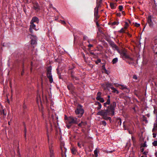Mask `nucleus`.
Segmentation results:
<instances>
[{"label":"nucleus","instance_id":"obj_2","mask_svg":"<svg viewBox=\"0 0 157 157\" xmlns=\"http://www.w3.org/2000/svg\"><path fill=\"white\" fill-rule=\"evenodd\" d=\"M58 119V118L56 117H55L53 115H51V117L49 119V123H47V122H46V128L47 129V137L48 138V142H49V135L48 134V127L50 126L51 129V130H52V121L54 124H56V122L58 121V120H57Z\"/></svg>","mask_w":157,"mask_h":157},{"label":"nucleus","instance_id":"obj_35","mask_svg":"<svg viewBox=\"0 0 157 157\" xmlns=\"http://www.w3.org/2000/svg\"><path fill=\"white\" fill-rule=\"evenodd\" d=\"M132 139L133 141V144H134L136 143V141L135 140V139L134 137L132 136Z\"/></svg>","mask_w":157,"mask_h":157},{"label":"nucleus","instance_id":"obj_63","mask_svg":"<svg viewBox=\"0 0 157 157\" xmlns=\"http://www.w3.org/2000/svg\"><path fill=\"white\" fill-rule=\"evenodd\" d=\"M102 68L104 71L105 70V69H106L105 65H103L102 66Z\"/></svg>","mask_w":157,"mask_h":157},{"label":"nucleus","instance_id":"obj_17","mask_svg":"<svg viewBox=\"0 0 157 157\" xmlns=\"http://www.w3.org/2000/svg\"><path fill=\"white\" fill-rule=\"evenodd\" d=\"M117 6V4L116 3L111 2L110 3V6L111 8L112 9H115Z\"/></svg>","mask_w":157,"mask_h":157},{"label":"nucleus","instance_id":"obj_59","mask_svg":"<svg viewBox=\"0 0 157 157\" xmlns=\"http://www.w3.org/2000/svg\"><path fill=\"white\" fill-rule=\"evenodd\" d=\"M78 146L80 147V148H81V144L79 143H78Z\"/></svg>","mask_w":157,"mask_h":157},{"label":"nucleus","instance_id":"obj_57","mask_svg":"<svg viewBox=\"0 0 157 157\" xmlns=\"http://www.w3.org/2000/svg\"><path fill=\"white\" fill-rule=\"evenodd\" d=\"M25 132L24 136H25V138H26V128H25Z\"/></svg>","mask_w":157,"mask_h":157},{"label":"nucleus","instance_id":"obj_37","mask_svg":"<svg viewBox=\"0 0 157 157\" xmlns=\"http://www.w3.org/2000/svg\"><path fill=\"white\" fill-rule=\"evenodd\" d=\"M152 145L154 146H157V141H154L152 143Z\"/></svg>","mask_w":157,"mask_h":157},{"label":"nucleus","instance_id":"obj_32","mask_svg":"<svg viewBox=\"0 0 157 157\" xmlns=\"http://www.w3.org/2000/svg\"><path fill=\"white\" fill-rule=\"evenodd\" d=\"M101 4L97 3V6L94 9H97V10H98V8L101 7Z\"/></svg>","mask_w":157,"mask_h":157},{"label":"nucleus","instance_id":"obj_39","mask_svg":"<svg viewBox=\"0 0 157 157\" xmlns=\"http://www.w3.org/2000/svg\"><path fill=\"white\" fill-rule=\"evenodd\" d=\"M123 6H121V5L119 6L118 7V8L119 10V11H121L123 9Z\"/></svg>","mask_w":157,"mask_h":157},{"label":"nucleus","instance_id":"obj_36","mask_svg":"<svg viewBox=\"0 0 157 157\" xmlns=\"http://www.w3.org/2000/svg\"><path fill=\"white\" fill-rule=\"evenodd\" d=\"M94 154L95 157H97L98 156V151L96 150H94Z\"/></svg>","mask_w":157,"mask_h":157},{"label":"nucleus","instance_id":"obj_29","mask_svg":"<svg viewBox=\"0 0 157 157\" xmlns=\"http://www.w3.org/2000/svg\"><path fill=\"white\" fill-rule=\"evenodd\" d=\"M24 73V64L23 63L22 65V70L21 72V75H23Z\"/></svg>","mask_w":157,"mask_h":157},{"label":"nucleus","instance_id":"obj_21","mask_svg":"<svg viewBox=\"0 0 157 157\" xmlns=\"http://www.w3.org/2000/svg\"><path fill=\"white\" fill-rule=\"evenodd\" d=\"M105 85L107 88L112 87L111 86L113 85L112 83H109L108 82H106L105 83Z\"/></svg>","mask_w":157,"mask_h":157},{"label":"nucleus","instance_id":"obj_12","mask_svg":"<svg viewBox=\"0 0 157 157\" xmlns=\"http://www.w3.org/2000/svg\"><path fill=\"white\" fill-rule=\"evenodd\" d=\"M94 105H98V106L97 108L98 110L100 109L101 108V103L98 101H96L94 103Z\"/></svg>","mask_w":157,"mask_h":157},{"label":"nucleus","instance_id":"obj_5","mask_svg":"<svg viewBox=\"0 0 157 157\" xmlns=\"http://www.w3.org/2000/svg\"><path fill=\"white\" fill-rule=\"evenodd\" d=\"M52 68L51 67H48L47 69V76L49 80V82L52 83L53 82V79L51 73Z\"/></svg>","mask_w":157,"mask_h":157},{"label":"nucleus","instance_id":"obj_13","mask_svg":"<svg viewBox=\"0 0 157 157\" xmlns=\"http://www.w3.org/2000/svg\"><path fill=\"white\" fill-rule=\"evenodd\" d=\"M68 89L70 90H73L74 89V86L72 83H70L67 86Z\"/></svg>","mask_w":157,"mask_h":157},{"label":"nucleus","instance_id":"obj_26","mask_svg":"<svg viewBox=\"0 0 157 157\" xmlns=\"http://www.w3.org/2000/svg\"><path fill=\"white\" fill-rule=\"evenodd\" d=\"M111 89L113 90V92L116 93L117 94H118L119 92L114 87H111Z\"/></svg>","mask_w":157,"mask_h":157},{"label":"nucleus","instance_id":"obj_33","mask_svg":"<svg viewBox=\"0 0 157 157\" xmlns=\"http://www.w3.org/2000/svg\"><path fill=\"white\" fill-rule=\"evenodd\" d=\"M39 99H40V103H41L42 101H41V100L40 99V95L39 96V97H38L36 98V102L37 103H38Z\"/></svg>","mask_w":157,"mask_h":157},{"label":"nucleus","instance_id":"obj_6","mask_svg":"<svg viewBox=\"0 0 157 157\" xmlns=\"http://www.w3.org/2000/svg\"><path fill=\"white\" fill-rule=\"evenodd\" d=\"M118 52L120 54L121 56L122 57H124L125 58L129 59L131 61H133L134 59L133 58L131 57L128 55L126 53L124 50H122L120 51L119 50V51Z\"/></svg>","mask_w":157,"mask_h":157},{"label":"nucleus","instance_id":"obj_7","mask_svg":"<svg viewBox=\"0 0 157 157\" xmlns=\"http://www.w3.org/2000/svg\"><path fill=\"white\" fill-rule=\"evenodd\" d=\"M108 43L113 50H116L117 52L119 51V48L113 41L112 40H110L109 41Z\"/></svg>","mask_w":157,"mask_h":157},{"label":"nucleus","instance_id":"obj_43","mask_svg":"<svg viewBox=\"0 0 157 157\" xmlns=\"http://www.w3.org/2000/svg\"><path fill=\"white\" fill-rule=\"evenodd\" d=\"M146 142H145L142 145V146L141 147H146L147 146V145H146Z\"/></svg>","mask_w":157,"mask_h":157},{"label":"nucleus","instance_id":"obj_23","mask_svg":"<svg viewBox=\"0 0 157 157\" xmlns=\"http://www.w3.org/2000/svg\"><path fill=\"white\" fill-rule=\"evenodd\" d=\"M117 123L118 125L120 126L121 124V119L120 118H117Z\"/></svg>","mask_w":157,"mask_h":157},{"label":"nucleus","instance_id":"obj_47","mask_svg":"<svg viewBox=\"0 0 157 157\" xmlns=\"http://www.w3.org/2000/svg\"><path fill=\"white\" fill-rule=\"evenodd\" d=\"M140 24L136 23L135 24V26L136 27H139L140 26Z\"/></svg>","mask_w":157,"mask_h":157},{"label":"nucleus","instance_id":"obj_24","mask_svg":"<svg viewBox=\"0 0 157 157\" xmlns=\"http://www.w3.org/2000/svg\"><path fill=\"white\" fill-rule=\"evenodd\" d=\"M103 118L105 120H109L110 122H111L112 121L111 117H107V116H105L103 117Z\"/></svg>","mask_w":157,"mask_h":157},{"label":"nucleus","instance_id":"obj_46","mask_svg":"<svg viewBox=\"0 0 157 157\" xmlns=\"http://www.w3.org/2000/svg\"><path fill=\"white\" fill-rule=\"evenodd\" d=\"M56 70H57V73L58 75H60L61 73H60L59 72V68H57V69H56Z\"/></svg>","mask_w":157,"mask_h":157},{"label":"nucleus","instance_id":"obj_55","mask_svg":"<svg viewBox=\"0 0 157 157\" xmlns=\"http://www.w3.org/2000/svg\"><path fill=\"white\" fill-rule=\"evenodd\" d=\"M144 121L146 123H147V118L146 117H145V118L144 119Z\"/></svg>","mask_w":157,"mask_h":157},{"label":"nucleus","instance_id":"obj_45","mask_svg":"<svg viewBox=\"0 0 157 157\" xmlns=\"http://www.w3.org/2000/svg\"><path fill=\"white\" fill-rule=\"evenodd\" d=\"M60 22H61V23L64 25H65L66 24V22L62 20H60Z\"/></svg>","mask_w":157,"mask_h":157},{"label":"nucleus","instance_id":"obj_34","mask_svg":"<svg viewBox=\"0 0 157 157\" xmlns=\"http://www.w3.org/2000/svg\"><path fill=\"white\" fill-rule=\"evenodd\" d=\"M101 60L100 59H98L97 60L95 61V63L96 64H98L99 63L101 62Z\"/></svg>","mask_w":157,"mask_h":157},{"label":"nucleus","instance_id":"obj_51","mask_svg":"<svg viewBox=\"0 0 157 157\" xmlns=\"http://www.w3.org/2000/svg\"><path fill=\"white\" fill-rule=\"evenodd\" d=\"M82 57L84 60L85 61H86V56H85V55L84 54H82Z\"/></svg>","mask_w":157,"mask_h":157},{"label":"nucleus","instance_id":"obj_30","mask_svg":"<svg viewBox=\"0 0 157 157\" xmlns=\"http://www.w3.org/2000/svg\"><path fill=\"white\" fill-rule=\"evenodd\" d=\"M97 100L99 101L100 102H101V103H103L105 101L103 99V98H101V97L100 98H99V100Z\"/></svg>","mask_w":157,"mask_h":157},{"label":"nucleus","instance_id":"obj_18","mask_svg":"<svg viewBox=\"0 0 157 157\" xmlns=\"http://www.w3.org/2000/svg\"><path fill=\"white\" fill-rule=\"evenodd\" d=\"M71 151L72 153L74 155H75L77 152V151L74 147H73L72 148H71Z\"/></svg>","mask_w":157,"mask_h":157},{"label":"nucleus","instance_id":"obj_4","mask_svg":"<svg viewBox=\"0 0 157 157\" xmlns=\"http://www.w3.org/2000/svg\"><path fill=\"white\" fill-rule=\"evenodd\" d=\"M82 106L80 105H78L76 109L75 110V113L76 115H78L77 116L78 117H81L83 115L84 110L82 108Z\"/></svg>","mask_w":157,"mask_h":157},{"label":"nucleus","instance_id":"obj_38","mask_svg":"<svg viewBox=\"0 0 157 157\" xmlns=\"http://www.w3.org/2000/svg\"><path fill=\"white\" fill-rule=\"evenodd\" d=\"M128 59V60H127L126 61V62L128 63L129 64L132 63V62L133 61H131L129 59Z\"/></svg>","mask_w":157,"mask_h":157},{"label":"nucleus","instance_id":"obj_27","mask_svg":"<svg viewBox=\"0 0 157 157\" xmlns=\"http://www.w3.org/2000/svg\"><path fill=\"white\" fill-rule=\"evenodd\" d=\"M36 44V41L35 39H32L31 40V44L32 45L35 44Z\"/></svg>","mask_w":157,"mask_h":157},{"label":"nucleus","instance_id":"obj_64","mask_svg":"<svg viewBox=\"0 0 157 157\" xmlns=\"http://www.w3.org/2000/svg\"><path fill=\"white\" fill-rule=\"evenodd\" d=\"M147 152L144 151V152H143V154L145 155H147Z\"/></svg>","mask_w":157,"mask_h":157},{"label":"nucleus","instance_id":"obj_14","mask_svg":"<svg viewBox=\"0 0 157 157\" xmlns=\"http://www.w3.org/2000/svg\"><path fill=\"white\" fill-rule=\"evenodd\" d=\"M6 110L5 109L0 110V115H3V116H6Z\"/></svg>","mask_w":157,"mask_h":157},{"label":"nucleus","instance_id":"obj_48","mask_svg":"<svg viewBox=\"0 0 157 157\" xmlns=\"http://www.w3.org/2000/svg\"><path fill=\"white\" fill-rule=\"evenodd\" d=\"M133 78L134 79H135L136 80L137 79V76L136 75H133Z\"/></svg>","mask_w":157,"mask_h":157},{"label":"nucleus","instance_id":"obj_60","mask_svg":"<svg viewBox=\"0 0 157 157\" xmlns=\"http://www.w3.org/2000/svg\"><path fill=\"white\" fill-rule=\"evenodd\" d=\"M104 71L105 73L107 74H108V71L106 69H105V70H104Z\"/></svg>","mask_w":157,"mask_h":157},{"label":"nucleus","instance_id":"obj_9","mask_svg":"<svg viewBox=\"0 0 157 157\" xmlns=\"http://www.w3.org/2000/svg\"><path fill=\"white\" fill-rule=\"evenodd\" d=\"M152 16L151 15H149L147 18V22L149 25V27L152 28L153 27V23L152 21Z\"/></svg>","mask_w":157,"mask_h":157},{"label":"nucleus","instance_id":"obj_20","mask_svg":"<svg viewBox=\"0 0 157 157\" xmlns=\"http://www.w3.org/2000/svg\"><path fill=\"white\" fill-rule=\"evenodd\" d=\"M101 93L100 92H98L96 98V100H99V98L101 97Z\"/></svg>","mask_w":157,"mask_h":157},{"label":"nucleus","instance_id":"obj_52","mask_svg":"<svg viewBox=\"0 0 157 157\" xmlns=\"http://www.w3.org/2000/svg\"><path fill=\"white\" fill-rule=\"evenodd\" d=\"M75 68V67L74 66H72L69 67V70H72Z\"/></svg>","mask_w":157,"mask_h":157},{"label":"nucleus","instance_id":"obj_58","mask_svg":"<svg viewBox=\"0 0 157 157\" xmlns=\"http://www.w3.org/2000/svg\"><path fill=\"white\" fill-rule=\"evenodd\" d=\"M156 134L154 133H153V138H155L156 136Z\"/></svg>","mask_w":157,"mask_h":157},{"label":"nucleus","instance_id":"obj_8","mask_svg":"<svg viewBox=\"0 0 157 157\" xmlns=\"http://www.w3.org/2000/svg\"><path fill=\"white\" fill-rule=\"evenodd\" d=\"M49 157H55L53 146L52 145H49Z\"/></svg>","mask_w":157,"mask_h":157},{"label":"nucleus","instance_id":"obj_11","mask_svg":"<svg viewBox=\"0 0 157 157\" xmlns=\"http://www.w3.org/2000/svg\"><path fill=\"white\" fill-rule=\"evenodd\" d=\"M39 21V19L36 17H34L32 18L30 22L32 23H34V22H36L37 23H38Z\"/></svg>","mask_w":157,"mask_h":157},{"label":"nucleus","instance_id":"obj_10","mask_svg":"<svg viewBox=\"0 0 157 157\" xmlns=\"http://www.w3.org/2000/svg\"><path fill=\"white\" fill-rule=\"evenodd\" d=\"M94 20H98L99 18V16L98 15V10L97 9H94Z\"/></svg>","mask_w":157,"mask_h":157},{"label":"nucleus","instance_id":"obj_49","mask_svg":"<svg viewBox=\"0 0 157 157\" xmlns=\"http://www.w3.org/2000/svg\"><path fill=\"white\" fill-rule=\"evenodd\" d=\"M87 38V37L86 36H84L83 38V40H86Z\"/></svg>","mask_w":157,"mask_h":157},{"label":"nucleus","instance_id":"obj_53","mask_svg":"<svg viewBox=\"0 0 157 157\" xmlns=\"http://www.w3.org/2000/svg\"><path fill=\"white\" fill-rule=\"evenodd\" d=\"M33 29L31 28H29V31L31 33H33Z\"/></svg>","mask_w":157,"mask_h":157},{"label":"nucleus","instance_id":"obj_16","mask_svg":"<svg viewBox=\"0 0 157 157\" xmlns=\"http://www.w3.org/2000/svg\"><path fill=\"white\" fill-rule=\"evenodd\" d=\"M43 101L44 102H48V99L46 95H44L43 93L42 94Z\"/></svg>","mask_w":157,"mask_h":157},{"label":"nucleus","instance_id":"obj_61","mask_svg":"<svg viewBox=\"0 0 157 157\" xmlns=\"http://www.w3.org/2000/svg\"><path fill=\"white\" fill-rule=\"evenodd\" d=\"M27 107L26 105L24 104L23 105V109H25Z\"/></svg>","mask_w":157,"mask_h":157},{"label":"nucleus","instance_id":"obj_19","mask_svg":"<svg viewBox=\"0 0 157 157\" xmlns=\"http://www.w3.org/2000/svg\"><path fill=\"white\" fill-rule=\"evenodd\" d=\"M118 61V59L117 58H115L113 59L112 60V63L113 64H114L116 63Z\"/></svg>","mask_w":157,"mask_h":157},{"label":"nucleus","instance_id":"obj_56","mask_svg":"<svg viewBox=\"0 0 157 157\" xmlns=\"http://www.w3.org/2000/svg\"><path fill=\"white\" fill-rule=\"evenodd\" d=\"M82 123H83V122L82 121L80 123L78 124V126L80 127H81L82 126Z\"/></svg>","mask_w":157,"mask_h":157},{"label":"nucleus","instance_id":"obj_54","mask_svg":"<svg viewBox=\"0 0 157 157\" xmlns=\"http://www.w3.org/2000/svg\"><path fill=\"white\" fill-rule=\"evenodd\" d=\"M71 125L72 124H69L67 125L66 126L68 128H69L71 127Z\"/></svg>","mask_w":157,"mask_h":157},{"label":"nucleus","instance_id":"obj_31","mask_svg":"<svg viewBox=\"0 0 157 157\" xmlns=\"http://www.w3.org/2000/svg\"><path fill=\"white\" fill-rule=\"evenodd\" d=\"M36 6H34L33 7V8L35 10H39V6L38 5V4H37L36 5Z\"/></svg>","mask_w":157,"mask_h":157},{"label":"nucleus","instance_id":"obj_42","mask_svg":"<svg viewBox=\"0 0 157 157\" xmlns=\"http://www.w3.org/2000/svg\"><path fill=\"white\" fill-rule=\"evenodd\" d=\"M102 0H97V3L101 4Z\"/></svg>","mask_w":157,"mask_h":157},{"label":"nucleus","instance_id":"obj_62","mask_svg":"<svg viewBox=\"0 0 157 157\" xmlns=\"http://www.w3.org/2000/svg\"><path fill=\"white\" fill-rule=\"evenodd\" d=\"M93 45L91 44H89L88 45V47L89 48H90L93 47Z\"/></svg>","mask_w":157,"mask_h":157},{"label":"nucleus","instance_id":"obj_44","mask_svg":"<svg viewBox=\"0 0 157 157\" xmlns=\"http://www.w3.org/2000/svg\"><path fill=\"white\" fill-rule=\"evenodd\" d=\"M112 24L113 25H117L119 24V22L117 21H114Z\"/></svg>","mask_w":157,"mask_h":157},{"label":"nucleus","instance_id":"obj_28","mask_svg":"<svg viewBox=\"0 0 157 157\" xmlns=\"http://www.w3.org/2000/svg\"><path fill=\"white\" fill-rule=\"evenodd\" d=\"M101 124L103 125L104 126H105L106 125V123L105 121H102L100 122Z\"/></svg>","mask_w":157,"mask_h":157},{"label":"nucleus","instance_id":"obj_41","mask_svg":"<svg viewBox=\"0 0 157 157\" xmlns=\"http://www.w3.org/2000/svg\"><path fill=\"white\" fill-rule=\"evenodd\" d=\"M98 20H94V21L96 23L97 26L98 27L99 26V25L98 23Z\"/></svg>","mask_w":157,"mask_h":157},{"label":"nucleus","instance_id":"obj_40","mask_svg":"<svg viewBox=\"0 0 157 157\" xmlns=\"http://www.w3.org/2000/svg\"><path fill=\"white\" fill-rule=\"evenodd\" d=\"M128 24L127 22H125L124 28L127 29L128 27Z\"/></svg>","mask_w":157,"mask_h":157},{"label":"nucleus","instance_id":"obj_15","mask_svg":"<svg viewBox=\"0 0 157 157\" xmlns=\"http://www.w3.org/2000/svg\"><path fill=\"white\" fill-rule=\"evenodd\" d=\"M71 78L74 80V79H75L76 80H79V78L77 77H75V76L73 74V71H71Z\"/></svg>","mask_w":157,"mask_h":157},{"label":"nucleus","instance_id":"obj_3","mask_svg":"<svg viewBox=\"0 0 157 157\" xmlns=\"http://www.w3.org/2000/svg\"><path fill=\"white\" fill-rule=\"evenodd\" d=\"M79 121V119H78L76 117H74L72 116L69 117L67 118V122L69 124H77Z\"/></svg>","mask_w":157,"mask_h":157},{"label":"nucleus","instance_id":"obj_50","mask_svg":"<svg viewBox=\"0 0 157 157\" xmlns=\"http://www.w3.org/2000/svg\"><path fill=\"white\" fill-rule=\"evenodd\" d=\"M119 32L120 33H122L124 32V30L123 28H122L120 31Z\"/></svg>","mask_w":157,"mask_h":157},{"label":"nucleus","instance_id":"obj_1","mask_svg":"<svg viewBox=\"0 0 157 157\" xmlns=\"http://www.w3.org/2000/svg\"><path fill=\"white\" fill-rule=\"evenodd\" d=\"M116 106V103L113 102L106 109L101 110L97 113V115H99L103 117L110 114L113 116L114 115L115 109Z\"/></svg>","mask_w":157,"mask_h":157},{"label":"nucleus","instance_id":"obj_25","mask_svg":"<svg viewBox=\"0 0 157 157\" xmlns=\"http://www.w3.org/2000/svg\"><path fill=\"white\" fill-rule=\"evenodd\" d=\"M30 23L31 25L30 26L29 28L35 29L36 25L33 23H32L31 22H30Z\"/></svg>","mask_w":157,"mask_h":157},{"label":"nucleus","instance_id":"obj_22","mask_svg":"<svg viewBox=\"0 0 157 157\" xmlns=\"http://www.w3.org/2000/svg\"><path fill=\"white\" fill-rule=\"evenodd\" d=\"M110 104V100L109 99H107V101L103 104L104 106L106 107L107 105H109Z\"/></svg>","mask_w":157,"mask_h":157}]
</instances>
